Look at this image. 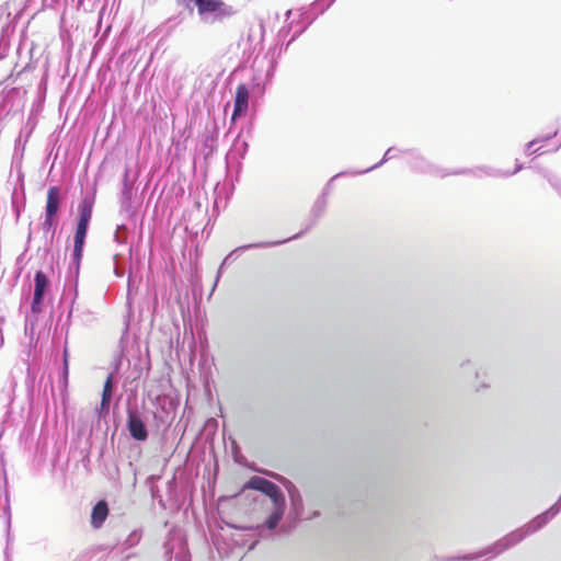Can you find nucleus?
Returning a JSON list of instances; mask_svg holds the SVG:
<instances>
[{
  "mask_svg": "<svg viewBox=\"0 0 561 561\" xmlns=\"http://www.w3.org/2000/svg\"><path fill=\"white\" fill-rule=\"evenodd\" d=\"M103 454H104V446H102L100 449L99 458H103Z\"/></svg>",
  "mask_w": 561,
  "mask_h": 561,
  "instance_id": "obj_61",
  "label": "nucleus"
},
{
  "mask_svg": "<svg viewBox=\"0 0 561 561\" xmlns=\"http://www.w3.org/2000/svg\"><path fill=\"white\" fill-rule=\"evenodd\" d=\"M51 283L46 273L42 270L35 272L34 275V293L35 295H39L45 297L47 293L50 291Z\"/></svg>",
  "mask_w": 561,
  "mask_h": 561,
  "instance_id": "obj_25",
  "label": "nucleus"
},
{
  "mask_svg": "<svg viewBox=\"0 0 561 561\" xmlns=\"http://www.w3.org/2000/svg\"><path fill=\"white\" fill-rule=\"evenodd\" d=\"M119 360H116L115 368L107 374L106 379L103 385L102 394L106 397H113L114 392L117 389V383L119 381V374L117 371V365Z\"/></svg>",
  "mask_w": 561,
  "mask_h": 561,
  "instance_id": "obj_28",
  "label": "nucleus"
},
{
  "mask_svg": "<svg viewBox=\"0 0 561 561\" xmlns=\"http://www.w3.org/2000/svg\"><path fill=\"white\" fill-rule=\"evenodd\" d=\"M156 401L158 402L159 408L162 409L165 412H168L169 410H174L175 409V403L173 402L172 399L168 400V408H167V402H165L167 400H165V398L157 397Z\"/></svg>",
  "mask_w": 561,
  "mask_h": 561,
  "instance_id": "obj_47",
  "label": "nucleus"
},
{
  "mask_svg": "<svg viewBox=\"0 0 561 561\" xmlns=\"http://www.w3.org/2000/svg\"><path fill=\"white\" fill-rule=\"evenodd\" d=\"M523 169H524V164L522 162H519L518 160H516L515 168L512 171H500V170L492 169V168H479L477 170L458 169V170H454L448 173H444L443 176L448 175V174L458 175V174L473 173L476 176L480 178V176H482V173H484L485 175H489V176L508 178V176H512V175L518 173Z\"/></svg>",
  "mask_w": 561,
  "mask_h": 561,
  "instance_id": "obj_15",
  "label": "nucleus"
},
{
  "mask_svg": "<svg viewBox=\"0 0 561 561\" xmlns=\"http://www.w3.org/2000/svg\"><path fill=\"white\" fill-rule=\"evenodd\" d=\"M15 26L11 22H7L1 26L0 37H4L10 41V36L13 34Z\"/></svg>",
  "mask_w": 561,
  "mask_h": 561,
  "instance_id": "obj_46",
  "label": "nucleus"
},
{
  "mask_svg": "<svg viewBox=\"0 0 561 561\" xmlns=\"http://www.w3.org/2000/svg\"><path fill=\"white\" fill-rule=\"evenodd\" d=\"M243 489L257 491L270 499L280 490V486L263 477L252 476L244 483Z\"/></svg>",
  "mask_w": 561,
  "mask_h": 561,
  "instance_id": "obj_17",
  "label": "nucleus"
},
{
  "mask_svg": "<svg viewBox=\"0 0 561 561\" xmlns=\"http://www.w3.org/2000/svg\"><path fill=\"white\" fill-rule=\"evenodd\" d=\"M58 224H59V217L48 216V215L44 214V220L41 222V229L45 233H48L49 231H51V240H53Z\"/></svg>",
  "mask_w": 561,
  "mask_h": 561,
  "instance_id": "obj_34",
  "label": "nucleus"
},
{
  "mask_svg": "<svg viewBox=\"0 0 561 561\" xmlns=\"http://www.w3.org/2000/svg\"><path fill=\"white\" fill-rule=\"evenodd\" d=\"M126 430L129 437L138 443H145L150 435L145 402L139 404L137 396L134 393L126 398Z\"/></svg>",
  "mask_w": 561,
  "mask_h": 561,
  "instance_id": "obj_4",
  "label": "nucleus"
},
{
  "mask_svg": "<svg viewBox=\"0 0 561 561\" xmlns=\"http://www.w3.org/2000/svg\"><path fill=\"white\" fill-rule=\"evenodd\" d=\"M108 477H110V479L114 478V476L111 472H108Z\"/></svg>",
  "mask_w": 561,
  "mask_h": 561,
  "instance_id": "obj_63",
  "label": "nucleus"
},
{
  "mask_svg": "<svg viewBox=\"0 0 561 561\" xmlns=\"http://www.w3.org/2000/svg\"><path fill=\"white\" fill-rule=\"evenodd\" d=\"M3 496L5 500V504L2 508V516H3V518L5 520V525H7V548L4 550V557H5V561H11V559L9 557V548H8L10 539H11V505H10V493H9V481H8L7 472L4 469H3Z\"/></svg>",
  "mask_w": 561,
  "mask_h": 561,
  "instance_id": "obj_19",
  "label": "nucleus"
},
{
  "mask_svg": "<svg viewBox=\"0 0 561 561\" xmlns=\"http://www.w3.org/2000/svg\"><path fill=\"white\" fill-rule=\"evenodd\" d=\"M260 30H261V39H263L264 32H265V27H264L263 22L260 23Z\"/></svg>",
  "mask_w": 561,
  "mask_h": 561,
  "instance_id": "obj_56",
  "label": "nucleus"
},
{
  "mask_svg": "<svg viewBox=\"0 0 561 561\" xmlns=\"http://www.w3.org/2000/svg\"><path fill=\"white\" fill-rule=\"evenodd\" d=\"M45 307V297L33 294V299L31 302V313L37 319V317L44 311Z\"/></svg>",
  "mask_w": 561,
  "mask_h": 561,
  "instance_id": "obj_36",
  "label": "nucleus"
},
{
  "mask_svg": "<svg viewBox=\"0 0 561 561\" xmlns=\"http://www.w3.org/2000/svg\"><path fill=\"white\" fill-rule=\"evenodd\" d=\"M31 240H32V230L30 229L28 234H27V239H26V244L27 245L30 244Z\"/></svg>",
  "mask_w": 561,
  "mask_h": 561,
  "instance_id": "obj_57",
  "label": "nucleus"
},
{
  "mask_svg": "<svg viewBox=\"0 0 561 561\" xmlns=\"http://www.w3.org/2000/svg\"><path fill=\"white\" fill-rule=\"evenodd\" d=\"M178 2L183 3L184 8L191 13H193L194 7H196V0H178Z\"/></svg>",
  "mask_w": 561,
  "mask_h": 561,
  "instance_id": "obj_50",
  "label": "nucleus"
},
{
  "mask_svg": "<svg viewBox=\"0 0 561 561\" xmlns=\"http://www.w3.org/2000/svg\"><path fill=\"white\" fill-rule=\"evenodd\" d=\"M69 350L67 342L64 345L62 354H61V369L58 376V387L60 390V394L62 400L65 399V394L67 393L68 385H69Z\"/></svg>",
  "mask_w": 561,
  "mask_h": 561,
  "instance_id": "obj_21",
  "label": "nucleus"
},
{
  "mask_svg": "<svg viewBox=\"0 0 561 561\" xmlns=\"http://www.w3.org/2000/svg\"><path fill=\"white\" fill-rule=\"evenodd\" d=\"M121 230L126 231L127 228L125 225L117 226V229L114 234V241L118 244H125L127 242V237L125 233H121Z\"/></svg>",
  "mask_w": 561,
  "mask_h": 561,
  "instance_id": "obj_44",
  "label": "nucleus"
},
{
  "mask_svg": "<svg viewBox=\"0 0 561 561\" xmlns=\"http://www.w3.org/2000/svg\"><path fill=\"white\" fill-rule=\"evenodd\" d=\"M291 14H293V9H288V10L285 12V21H286V22L290 19Z\"/></svg>",
  "mask_w": 561,
  "mask_h": 561,
  "instance_id": "obj_55",
  "label": "nucleus"
},
{
  "mask_svg": "<svg viewBox=\"0 0 561 561\" xmlns=\"http://www.w3.org/2000/svg\"><path fill=\"white\" fill-rule=\"evenodd\" d=\"M173 145H174V147H175V151H176V153H178L179 151H181V145H180V142H179V141H178L176 144H174V142H173Z\"/></svg>",
  "mask_w": 561,
  "mask_h": 561,
  "instance_id": "obj_58",
  "label": "nucleus"
},
{
  "mask_svg": "<svg viewBox=\"0 0 561 561\" xmlns=\"http://www.w3.org/2000/svg\"><path fill=\"white\" fill-rule=\"evenodd\" d=\"M397 150L396 147H389L386 152L383 153L381 160L377 163H375L374 165L367 168V169H364V170H356V171H353L352 174L353 175H362V174H366L368 172H371L378 168H380L381 165H383L387 161L396 158L394 154H392V151Z\"/></svg>",
  "mask_w": 561,
  "mask_h": 561,
  "instance_id": "obj_31",
  "label": "nucleus"
},
{
  "mask_svg": "<svg viewBox=\"0 0 561 561\" xmlns=\"http://www.w3.org/2000/svg\"><path fill=\"white\" fill-rule=\"evenodd\" d=\"M232 448H233V450L234 449H238V450L240 449L236 440H232Z\"/></svg>",
  "mask_w": 561,
  "mask_h": 561,
  "instance_id": "obj_60",
  "label": "nucleus"
},
{
  "mask_svg": "<svg viewBox=\"0 0 561 561\" xmlns=\"http://www.w3.org/2000/svg\"><path fill=\"white\" fill-rule=\"evenodd\" d=\"M266 474L270 476L271 478L277 480L287 491L289 502H290V508H289L288 516L291 519V522L295 525L298 524L299 522H301L305 506H304V500H302L299 489L295 485V483L293 481H290L289 479L278 474L276 472L266 471Z\"/></svg>",
  "mask_w": 561,
  "mask_h": 561,
  "instance_id": "obj_7",
  "label": "nucleus"
},
{
  "mask_svg": "<svg viewBox=\"0 0 561 561\" xmlns=\"http://www.w3.org/2000/svg\"><path fill=\"white\" fill-rule=\"evenodd\" d=\"M142 533L140 529H134L130 531V534L127 536V538L123 542V550L129 549L135 547L139 543L141 539Z\"/></svg>",
  "mask_w": 561,
  "mask_h": 561,
  "instance_id": "obj_38",
  "label": "nucleus"
},
{
  "mask_svg": "<svg viewBox=\"0 0 561 561\" xmlns=\"http://www.w3.org/2000/svg\"><path fill=\"white\" fill-rule=\"evenodd\" d=\"M327 204H328V201L324 196H319L312 208H311V219L309 221V224L305 227V229L300 230L299 232H297L296 234L289 237V238H286L284 239V243H287L291 240H297V239H300L307 231H309L316 224L317 221L319 220V218L322 217V215L324 214L325 211V208H327Z\"/></svg>",
  "mask_w": 561,
  "mask_h": 561,
  "instance_id": "obj_18",
  "label": "nucleus"
},
{
  "mask_svg": "<svg viewBox=\"0 0 561 561\" xmlns=\"http://www.w3.org/2000/svg\"><path fill=\"white\" fill-rule=\"evenodd\" d=\"M296 20L287 22L277 33L278 39H286L291 30L295 27Z\"/></svg>",
  "mask_w": 561,
  "mask_h": 561,
  "instance_id": "obj_43",
  "label": "nucleus"
},
{
  "mask_svg": "<svg viewBox=\"0 0 561 561\" xmlns=\"http://www.w3.org/2000/svg\"><path fill=\"white\" fill-rule=\"evenodd\" d=\"M295 20H296V23H295L296 28L294 30V33L291 35V41H296L310 27V26H307L306 20H302L299 16H298V19H295Z\"/></svg>",
  "mask_w": 561,
  "mask_h": 561,
  "instance_id": "obj_40",
  "label": "nucleus"
},
{
  "mask_svg": "<svg viewBox=\"0 0 561 561\" xmlns=\"http://www.w3.org/2000/svg\"><path fill=\"white\" fill-rule=\"evenodd\" d=\"M253 130V124L249 123L245 128H242L241 131L233 139L230 149L226 153L225 164H229L230 161L233 160H243L249 150V142L247 139L242 137L245 131L250 137Z\"/></svg>",
  "mask_w": 561,
  "mask_h": 561,
  "instance_id": "obj_12",
  "label": "nucleus"
},
{
  "mask_svg": "<svg viewBox=\"0 0 561 561\" xmlns=\"http://www.w3.org/2000/svg\"><path fill=\"white\" fill-rule=\"evenodd\" d=\"M19 176L21 178V199L19 201L16 188H14L12 193V211L15 215V219L19 220L22 211L25 209L26 204V196L24 192V182H23V173H20Z\"/></svg>",
  "mask_w": 561,
  "mask_h": 561,
  "instance_id": "obj_27",
  "label": "nucleus"
},
{
  "mask_svg": "<svg viewBox=\"0 0 561 561\" xmlns=\"http://www.w3.org/2000/svg\"><path fill=\"white\" fill-rule=\"evenodd\" d=\"M317 516H319L318 512L312 513V517H317Z\"/></svg>",
  "mask_w": 561,
  "mask_h": 561,
  "instance_id": "obj_62",
  "label": "nucleus"
},
{
  "mask_svg": "<svg viewBox=\"0 0 561 561\" xmlns=\"http://www.w3.org/2000/svg\"><path fill=\"white\" fill-rule=\"evenodd\" d=\"M352 172H353V171H341V172L336 173L335 175H333V176L329 180V182L325 184V186L323 187L322 193H321V195H320V196H324V197L327 198L328 194L330 193L331 184H332L336 179H339V178L345 176V175H347V174L353 175V174H352Z\"/></svg>",
  "mask_w": 561,
  "mask_h": 561,
  "instance_id": "obj_42",
  "label": "nucleus"
},
{
  "mask_svg": "<svg viewBox=\"0 0 561 561\" xmlns=\"http://www.w3.org/2000/svg\"><path fill=\"white\" fill-rule=\"evenodd\" d=\"M19 88H11L0 94V121L4 119L14 106L15 100L20 96Z\"/></svg>",
  "mask_w": 561,
  "mask_h": 561,
  "instance_id": "obj_23",
  "label": "nucleus"
},
{
  "mask_svg": "<svg viewBox=\"0 0 561 561\" xmlns=\"http://www.w3.org/2000/svg\"><path fill=\"white\" fill-rule=\"evenodd\" d=\"M196 10L201 22L221 23L237 14V10L224 0H196Z\"/></svg>",
  "mask_w": 561,
  "mask_h": 561,
  "instance_id": "obj_5",
  "label": "nucleus"
},
{
  "mask_svg": "<svg viewBox=\"0 0 561 561\" xmlns=\"http://www.w3.org/2000/svg\"><path fill=\"white\" fill-rule=\"evenodd\" d=\"M538 144V139H533L530 141H528L525 146V153L527 156H531V154H541L542 152H540V147L538 148H535V146Z\"/></svg>",
  "mask_w": 561,
  "mask_h": 561,
  "instance_id": "obj_45",
  "label": "nucleus"
},
{
  "mask_svg": "<svg viewBox=\"0 0 561 561\" xmlns=\"http://www.w3.org/2000/svg\"><path fill=\"white\" fill-rule=\"evenodd\" d=\"M10 47V41L4 37H0V60L7 56V51Z\"/></svg>",
  "mask_w": 561,
  "mask_h": 561,
  "instance_id": "obj_48",
  "label": "nucleus"
},
{
  "mask_svg": "<svg viewBox=\"0 0 561 561\" xmlns=\"http://www.w3.org/2000/svg\"><path fill=\"white\" fill-rule=\"evenodd\" d=\"M217 146H218L217 135L215 133L206 134V136L204 137V140H203V144H202V149H201V152L205 160H207L215 153Z\"/></svg>",
  "mask_w": 561,
  "mask_h": 561,
  "instance_id": "obj_29",
  "label": "nucleus"
},
{
  "mask_svg": "<svg viewBox=\"0 0 561 561\" xmlns=\"http://www.w3.org/2000/svg\"><path fill=\"white\" fill-rule=\"evenodd\" d=\"M82 462L84 467H87L88 463L90 462L89 451H87V454L82 457Z\"/></svg>",
  "mask_w": 561,
  "mask_h": 561,
  "instance_id": "obj_53",
  "label": "nucleus"
},
{
  "mask_svg": "<svg viewBox=\"0 0 561 561\" xmlns=\"http://www.w3.org/2000/svg\"><path fill=\"white\" fill-rule=\"evenodd\" d=\"M243 489L257 491L270 499L280 490V486L263 477L252 476L244 483Z\"/></svg>",
  "mask_w": 561,
  "mask_h": 561,
  "instance_id": "obj_16",
  "label": "nucleus"
},
{
  "mask_svg": "<svg viewBox=\"0 0 561 561\" xmlns=\"http://www.w3.org/2000/svg\"><path fill=\"white\" fill-rule=\"evenodd\" d=\"M59 37L62 44V48L66 51L70 53L73 48V42L70 32L65 27L60 26Z\"/></svg>",
  "mask_w": 561,
  "mask_h": 561,
  "instance_id": "obj_39",
  "label": "nucleus"
},
{
  "mask_svg": "<svg viewBox=\"0 0 561 561\" xmlns=\"http://www.w3.org/2000/svg\"><path fill=\"white\" fill-rule=\"evenodd\" d=\"M273 508L268 513V515L265 517L263 523L261 525H257L259 530L267 529L271 533H274L278 526V524L284 518L287 502L286 496L283 490L280 489L278 492L275 493V495H272L270 497Z\"/></svg>",
  "mask_w": 561,
  "mask_h": 561,
  "instance_id": "obj_10",
  "label": "nucleus"
},
{
  "mask_svg": "<svg viewBox=\"0 0 561 561\" xmlns=\"http://www.w3.org/2000/svg\"><path fill=\"white\" fill-rule=\"evenodd\" d=\"M294 42L295 41H291V37L288 41L278 39V37H276L274 46L270 47L267 53L264 55L263 59L267 62V68L264 71V80L266 83L272 82L282 55L287 51L288 47Z\"/></svg>",
  "mask_w": 561,
  "mask_h": 561,
  "instance_id": "obj_11",
  "label": "nucleus"
},
{
  "mask_svg": "<svg viewBox=\"0 0 561 561\" xmlns=\"http://www.w3.org/2000/svg\"><path fill=\"white\" fill-rule=\"evenodd\" d=\"M108 513L110 508L107 502L105 500L98 501L91 511L90 524L92 528L100 529L104 525Z\"/></svg>",
  "mask_w": 561,
  "mask_h": 561,
  "instance_id": "obj_22",
  "label": "nucleus"
},
{
  "mask_svg": "<svg viewBox=\"0 0 561 561\" xmlns=\"http://www.w3.org/2000/svg\"><path fill=\"white\" fill-rule=\"evenodd\" d=\"M234 188V185H230L226 182H224V184L217 183L214 188V207L226 208L231 196L233 195Z\"/></svg>",
  "mask_w": 561,
  "mask_h": 561,
  "instance_id": "obj_24",
  "label": "nucleus"
},
{
  "mask_svg": "<svg viewBox=\"0 0 561 561\" xmlns=\"http://www.w3.org/2000/svg\"><path fill=\"white\" fill-rule=\"evenodd\" d=\"M336 0H314L308 5H301L297 9L299 18L306 20L307 26L322 15Z\"/></svg>",
  "mask_w": 561,
  "mask_h": 561,
  "instance_id": "obj_14",
  "label": "nucleus"
},
{
  "mask_svg": "<svg viewBox=\"0 0 561 561\" xmlns=\"http://www.w3.org/2000/svg\"><path fill=\"white\" fill-rule=\"evenodd\" d=\"M242 161L243 160H233V161H230L229 164H225L226 165V178H225L226 183L236 186V183L239 182L240 175L242 172V168H243Z\"/></svg>",
  "mask_w": 561,
  "mask_h": 561,
  "instance_id": "obj_26",
  "label": "nucleus"
},
{
  "mask_svg": "<svg viewBox=\"0 0 561 561\" xmlns=\"http://www.w3.org/2000/svg\"><path fill=\"white\" fill-rule=\"evenodd\" d=\"M559 514L558 508L552 505L543 511L542 513L535 516L530 519L526 525L516 528L515 530L508 533L501 539L496 540L492 545L480 549L477 552L466 553L459 557L454 558L456 561H478L481 558H495L508 550L510 548L516 546L522 540H524L527 536L542 529L550 520H552Z\"/></svg>",
  "mask_w": 561,
  "mask_h": 561,
  "instance_id": "obj_2",
  "label": "nucleus"
},
{
  "mask_svg": "<svg viewBox=\"0 0 561 561\" xmlns=\"http://www.w3.org/2000/svg\"><path fill=\"white\" fill-rule=\"evenodd\" d=\"M135 190L130 183V169L125 167L122 179V188L118 196L119 211L125 215V218L135 222L137 219V209L134 206Z\"/></svg>",
  "mask_w": 561,
  "mask_h": 561,
  "instance_id": "obj_9",
  "label": "nucleus"
},
{
  "mask_svg": "<svg viewBox=\"0 0 561 561\" xmlns=\"http://www.w3.org/2000/svg\"><path fill=\"white\" fill-rule=\"evenodd\" d=\"M95 198L96 183H94L92 187L82 195L78 204V216L76 218V227L73 232V249L68 267V275L73 277L75 280L72 304L78 296V278L83 259L85 241L92 220Z\"/></svg>",
  "mask_w": 561,
  "mask_h": 561,
  "instance_id": "obj_1",
  "label": "nucleus"
},
{
  "mask_svg": "<svg viewBox=\"0 0 561 561\" xmlns=\"http://www.w3.org/2000/svg\"><path fill=\"white\" fill-rule=\"evenodd\" d=\"M27 141L25 139L22 141V136L19 135L14 141V151L12 156V163L21 164L24 156L25 145Z\"/></svg>",
  "mask_w": 561,
  "mask_h": 561,
  "instance_id": "obj_33",
  "label": "nucleus"
},
{
  "mask_svg": "<svg viewBox=\"0 0 561 561\" xmlns=\"http://www.w3.org/2000/svg\"><path fill=\"white\" fill-rule=\"evenodd\" d=\"M36 377H37L36 369L28 365L27 369H26V376H25V388H26L27 399L31 401L34 399V396H35Z\"/></svg>",
  "mask_w": 561,
  "mask_h": 561,
  "instance_id": "obj_30",
  "label": "nucleus"
},
{
  "mask_svg": "<svg viewBox=\"0 0 561 561\" xmlns=\"http://www.w3.org/2000/svg\"><path fill=\"white\" fill-rule=\"evenodd\" d=\"M37 125V119L35 116V105H33V108L27 117V121L25 123V126L21 129L20 135L25 138V141H28L30 137L32 136L35 127Z\"/></svg>",
  "mask_w": 561,
  "mask_h": 561,
  "instance_id": "obj_32",
  "label": "nucleus"
},
{
  "mask_svg": "<svg viewBox=\"0 0 561 561\" xmlns=\"http://www.w3.org/2000/svg\"><path fill=\"white\" fill-rule=\"evenodd\" d=\"M545 178L547 179V181L549 182V184L558 192V194L561 196V179L556 175V174H552L550 172H546L545 173Z\"/></svg>",
  "mask_w": 561,
  "mask_h": 561,
  "instance_id": "obj_41",
  "label": "nucleus"
},
{
  "mask_svg": "<svg viewBox=\"0 0 561 561\" xmlns=\"http://www.w3.org/2000/svg\"><path fill=\"white\" fill-rule=\"evenodd\" d=\"M113 397L101 396L99 407L95 409V414L99 416L108 417Z\"/></svg>",
  "mask_w": 561,
  "mask_h": 561,
  "instance_id": "obj_37",
  "label": "nucleus"
},
{
  "mask_svg": "<svg viewBox=\"0 0 561 561\" xmlns=\"http://www.w3.org/2000/svg\"><path fill=\"white\" fill-rule=\"evenodd\" d=\"M400 152L407 154L408 164L412 171L425 174H436L439 169L430 162L417 149H403Z\"/></svg>",
  "mask_w": 561,
  "mask_h": 561,
  "instance_id": "obj_13",
  "label": "nucleus"
},
{
  "mask_svg": "<svg viewBox=\"0 0 561 561\" xmlns=\"http://www.w3.org/2000/svg\"><path fill=\"white\" fill-rule=\"evenodd\" d=\"M153 481H154V476H149L147 478V483L149 484L151 496H152V499L156 500L159 496L158 495L159 490H158V486L154 485Z\"/></svg>",
  "mask_w": 561,
  "mask_h": 561,
  "instance_id": "obj_49",
  "label": "nucleus"
},
{
  "mask_svg": "<svg viewBox=\"0 0 561 561\" xmlns=\"http://www.w3.org/2000/svg\"><path fill=\"white\" fill-rule=\"evenodd\" d=\"M108 417L96 415V419L91 424V434L94 432H102L104 439H106L108 431Z\"/></svg>",
  "mask_w": 561,
  "mask_h": 561,
  "instance_id": "obj_35",
  "label": "nucleus"
},
{
  "mask_svg": "<svg viewBox=\"0 0 561 561\" xmlns=\"http://www.w3.org/2000/svg\"><path fill=\"white\" fill-rule=\"evenodd\" d=\"M164 556L169 561H191L192 556L188 549L186 535L182 529L173 527L163 543Z\"/></svg>",
  "mask_w": 561,
  "mask_h": 561,
  "instance_id": "obj_6",
  "label": "nucleus"
},
{
  "mask_svg": "<svg viewBox=\"0 0 561 561\" xmlns=\"http://www.w3.org/2000/svg\"><path fill=\"white\" fill-rule=\"evenodd\" d=\"M257 60H254L253 70L254 73L252 76V84L251 89L247 83H239L233 99V111L231 115V119L234 121L240 117H244L249 111V100L250 94L253 99L263 98L265 94V89L268 83L264 80V75H262V70L256 67Z\"/></svg>",
  "mask_w": 561,
  "mask_h": 561,
  "instance_id": "obj_3",
  "label": "nucleus"
},
{
  "mask_svg": "<svg viewBox=\"0 0 561 561\" xmlns=\"http://www.w3.org/2000/svg\"><path fill=\"white\" fill-rule=\"evenodd\" d=\"M552 506L557 507L559 513L561 512V495L559 496L557 502L554 504H552Z\"/></svg>",
  "mask_w": 561,
  "mask_h": 561,
  "instance_id": "obj_54",
  "label": "nucleus"
},
{
  "mask_svg": "<svg viewBox=\"0 0 561 561\" xmlns=\"http://www.w3.org/2000/svg\"><path fill=\"white\" fill-rule=\"evenodd\" d=\"M486 387H488V385H485V383L481 385V388H486Z\"/></svg>",
  "mask_w": 561,
  "mask_h": 561,
  "instance_id": "obj_64",
  "label": "nucleus"
},
{
  "mask_svg": "<svg viewBox=\"0 0 561 561\" xmlns=\"http://www.w3.org/2000/svg\"><path fill=\"white\" fill-rule=\"evenodd\" d=\"M22 270H23V266L16 267V271H15L16 272V277H19L21 275Z\"/></svg>",
  "mask_w": 561,
  "mask_h": 561,
  "instance_id": "obj_59",
  "label": "nucleus"
},
{
  "mask_svg": "<svg viewBox=\"0 0 561 561\" xmlns=\"http://www.w3.org/2000/svg\"><path fill=\"white\" fill-rule=\"evenodd\" d=\"M280 244H284V241H278V240H276V241H259V242H252V243H247V244H243V245H239V247L234 248L233 250H231L224 257V260L221 261L220 265L218 266V270H217V273H216V277H215V282H214V285L211 287L209 296H211L213 293L215 291V289L217 287V284H218L219 279H220V277L222 276L224 271L226 270V267L231 265L234 261H237L245 251L254 250V249H267V248H273V247H277V245H280Z\"/></svg>",
  "mask_w": 561,
  "mask_h": 561,
  "instance_id": "obj_8",
  "label": "nucleus"
},
{
  "mask_svg": "<svg viewBox=\"0 0 561 561\" xmlns=\"http://www.w3.org/2000/svg\"><path fill=\"white\" fill-rule=\"evenodd\" d=\"M558 134V129H556L554 131L550 133V134H547L545 136H541V137H537L536 139H538V144H543V142H547L549 141L550 139H552L553 137H556Z\"/></svg>",
  "mask_w": 561,
  "mask_h": 561,
  "instance_id": "obj_51",
  "label": "nucleus"
},
{
  "mask_svg": "<svg viewBox=\"0 0 561 561\" xmlns=\"http://www.w3.org/2000/svg\"><path fill=\"white\" fill-rule=\"evenodd\" d=\"M62 196L59 186H49L46 196L45 211L48 216L59 217Z\"/></svg>",
  "mask_w": 561,
  "mask_h": 561,
  "instance_id": "obj_20",
  "label": "nucleus"
},
{
  "mask_svg": "<svg viewBox=\"0 0 561 561\" xmlns=\"http://www.w3.org/2000/svg\"><path fill=\"white\" fill-rule=\"evenodd\" d=\"M27 251H28V247H26L25 250L16 257L15 267L22 266L24 255Z\"/></svg>",
  "mask_w": 561,
  "mask_h": 561,
  "instance_id": "obj_52",
  "label": "nucleus"
}]
</instances>
